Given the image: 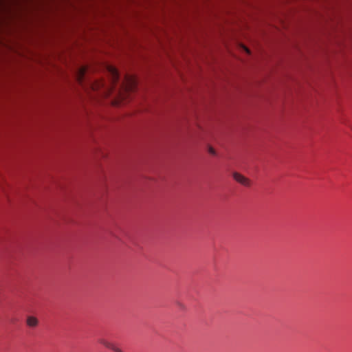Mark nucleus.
I'll return each mask as SVG.
<instances>
[{
  "label": "nucleus",
  "instance_id": "4",
  "mask_svg": "<svg viewBox=\"0 0 352 352\" xmlns=\"http://www.w3.org/2000/svg\"><path fill=\"white\" fill-rule=\"evenodd\" d=\"M26 323L30 327H35L38 325V321L34 316H28L26 320Z\"/></svg>",
  "mask_w": 352,
  "mask_h": 352
},
{
  "label": "nucleus",
  "instance_id": "3",
  "mask_svg": "<svg viewBox=\"0 0 352 352\" xmlns=\"http://www.w3.org/2000/svg\"><path fill=\"white\" fill-rule=\"evenodd\" d=\"M98 342L100 344H101L102 345H103L104 347H106L109 349H111L112 351H113V349H115L116 347V346L113 343L108 341L107 340H106L104 338L99 339Z\"/></svg>",
  "mask_w": 352,
  "mask_h": 352
},
{
  "label": "nucleus",
  "instance_id": "2",
  "mask_svg": "<svg viewBox=\"0 0 352 352\" xmlns=\"http://www.w3.org/2000/svg\"><path fill=\"white\" fill-rule=\"evenodd\" d=\"M109 72L111 76L112 81L113 83L118 82L119 79V74L118 70L111 66L109 67Z\"/></svg>",
  "mask_w": 352,
  "mask_h": 352
},
{
  "label": "nucleus",
  "instance_id": "7",
  "mask_svg": "<svg viewBox=\"0 0 352 352\" xmlns=\"http://www.w3.org/2000/svg\"><path fill=\"white\" fill-rule=\"evenodd\" d=\"M208 152L213 155H216L215 150L212 147H209Z\"/></svg>",
  "mask_w": 352,
  "mask_h": 352
},
{
  "label": "nucleus",
  "instance_id": "8",
  "mask_svg": "<svg viewBox=\"0 0 352 352\" xmlns=\"http://www.w3.org/2000/svg\"><path fill=\"white\" fill-rule=\"evenodd\" d=\"M242 47H243V50H245L248 54H250V50H249V49H248L246 47L243 46Z\"/></svg>",
  "mask_w": 352,
  "mask_h": 352
},
{
  "label": "nucleus",
  "instance_id": "1",
  "mask_svg": "<svg viewBox=\"0 0 352 352\" xmlns=\"http://www.w3.org/2000/svg\"><path fill=\"white\" fill-rule=\"evenodd\" d=\"M233 178L235 181L245 186H250L251 184L250 180L248 178L239 173H234Z\"/></svg>",
  "mask_w": 352,
  "mask_h": 352
},
{
  "label": "nucleus",
  "instance_id": "5",
  "mask_svg": "<svg viewBox=\"0 0 352 352\" xmlns=\"http://www.w3.org/2000/svg\"><path fill=\"white\" fill-rule=\"evenodd\" d=\"M127 81L128 85L126 86V89L132 91L135 85V80L133 78H129Z\"/></svg>",
  "mask_w": 352,
  "mask_h": 352
},
{
  "label": "nucleus",
  "instance_id": "6",
  "mask_svg": "<svg viewBox=\"0 0 352 352\" xmlns=\"http://www.w3.org/2000/svg\"><path fill=\"white\" fill-rule=\"evenodd\" d=\"M79 72H80V74H79V77H78V80L80 81V82H81L82 80V77H83L84 72H85L84 69H81Z\"/></svg>",
  "mask_w": 352,
  "mask_h": 352
}]
</instances>
